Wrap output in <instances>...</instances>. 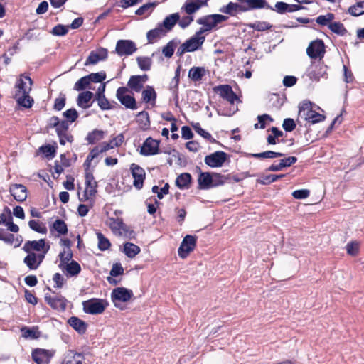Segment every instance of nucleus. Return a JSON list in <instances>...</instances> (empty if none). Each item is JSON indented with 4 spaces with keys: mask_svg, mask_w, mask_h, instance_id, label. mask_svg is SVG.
<instances>
[{
    "mask_svg": "<svg viewBox=\"0 0 364 364\" xmlns=\"http://www.w3.org/2000/svg\"><path fill=\"white\" fill-rule=\"evenodd\" d=\"M66 96L65 94L60 92L59 97L55 100L53 109L57 111H60L65 105Z\"/></svg>",
    "mask_w": 364,
    "mask_h": 364,
    "instance_id": "nucleus-61",
    "label": "nucleus"
},
{
    "mask_svg": "<svg viewBox=\"0 0 364 364\" xmlns=\"http://www.w3.org/2000/svg\"><path fill=\"white\" fill-rule=\"evenodd\" d=\"M245 3L250 4L251 10L259 9H272V6L265 0H245Z\"/></svg>",
    "mask_w": 364,
    "mask_h": 364,
    "instance_id": "nucleus-40",
    "label": "nucleus"
},
{
    "mask_svg": "<svg viewBox=\"0 0 364 364\" xmlns=\"http://www.w3.org/2000/svg\"><path fill=\"white\" fill-rule=\"evenodd\" d=\"M245 156L247 157H252L255 159H274L284 156V154L282 152H276L274 151H265L264 152L257 154L247 153L245 154Z\"/></svg>",
    "mask_w": 364,
    "mask_h": 364,
    "instance_id": "nucleus-30",
    "label": "nucleus"
},
{
    "mask_svg": "<svg viewBox=\"0 0 364 364\" xmlns=\"http://www.w3.org/2000/svg\"><path fill=\"white\" fill-rule=\"evenodd\" d=\"M50 33L55 36H64L68 33V26L58 24L53 28Z\"/></svg>",
    "mask_w": 364,
    "mask_h": 364,
    "instance_id": "nucleus-57",
    "label": "nucleus"
},
{
    "mask_svg": "<svg viewBox=\"0 0 364 364\" xmlns=\"http://www.w3.org/2000/svg\"><path fill=\"white\" fill-rule=\"evenodd\" d=\"M53 229L56 232H58L60 235H65L68 233V229L67 224L64 220L61 219H57L53 224L50 228V230Z\"/></svg>",
    "mask_w": 364,
    "mask_h": 364,
    "instance_id": "nucleus-47",
    "label": "nucleus"
},
{
    "mask_svg": "<svg viewBox=\"0 0 364 364\" xmlns=\"http://www.w3.org/2000/svg\"><path fill=\"white\" fill-rule=\"evenodd\" d=\"M246 26L250 28H253L257 31H264L269 30L272 28V25L267 21H257L254 23H249L246 24Z\"/></svg>",
    "mask_w": 364,
    "mask_h": 364,
    "instance_id": "nucleus-39",
    "label": "nucleus"
},
{
    "mask_svg": "<svg viewBox=\"0 0 364 364\" xmlns=\"http://www.w3.org/2000/svg\"><path fill=\"white\" fill-rule=\"evenodd\" d=\"M180 43V40L177 38L171 40L165 46L163 47L162 53L166 58H171L174 53L175 48Z\"/></svg>",
    "mask_w": 364,
    "mask_h": 364,
    "instance_id": "nucleus-32",
    "label": "nucleus"
},
{
    "mask_svg": "<svg viewBox=\"0 0 364 364\" xmlns=\"http://www.w3.org/2000/svg\"><path fill=\"white\" fill-rule=\"evenodd\" d=\"M85 359L83 353L68 350L65 353L61 364H82Z\"/></svg>",
    "mask_w": 364,
    "mask_h": 364,
    "instance_id": "nucleus-19",
    "label": "nucleus"
},
{
    "mask_svg": "<svg viewBox=\"0 0 364 364\" xmlns=\"http://www.w3.org/2000/svg\"><path fill=\"white\" fill-rule=\"evenodd\" d=\"M181 65H178L175 71V75L173 78L172 79L171 83V89L174 88V92H175V99H176V106H178V87L180 82V72H181Z\"/></svg>",
    "mask_w": 364,
    "mask_h": 364,
    "instance_id": "nucleus-42",
    "label": "nucleus"
},
{
    "mask_svg": "<svg viewBox=\"0 0 364 364\" xmlns=\"http://www.w3.org/2000/svg\"><path fill=\"white\" fill-rule=\"evenodd\" d=\"M191 181V175L189 173H183L176 178V186L181 190L188 189Z\"/></svg>",
    "mask_w": 364,
    "mask_h": 364,
    "instance_id": "nucleus-31",
    "label": "nucleus"
},
{
    "mask_svg": "<svg viewBox=\"0 0 364 364\" xmlns=\"http://www.w3.org/2000/svg\"><path fill=\"white\" fill-rule=\"evenodd\" d=\"M303 117L306 121L313 124L323 122L326 119L325 115L316 112L313 109H309L306 112H304V115Z\"/></svg>",
    "mask_w": 364,
    "mask_h": 364,
    "instance_id": "nucleus-29",
    "label": "nucleus"
},
{
    "mask_svg": "<svg viewBox=\"0 0 364 364\" xmlns=\"http://www.w3.org/2000/svg\"><path fill=\"white\" fill-rule=\"evenodd\" d=\"M139 152L146 156L157 154L159 152V141L151 136L148 137L143 143Z\"/></svg>",
    "mask_w": 364,
    "mask_h": 364,
    "instance_id": "nucleus-15",
    "label": "nucleus"
},
{
    "mask_svg": "<svg viewBox=\"0 0 364 364\" xmlns=\"http://www.w3.org/2000/svg\"><path fill=\"white\" fill-rule=\"evenodd\" d=\"M205 30L198 31L189 39L183 43L189 52H194L201 48L203 44L205 37L203 36Z\"/></svg>",
    "mask_w": 364,
    "mask_h": 364,
    "instance_id": "nucleus-13",
    "label": "nucleus"
},
{
    "mask_svg": "<svg viewBox=\"0 0 364 364\" xmlns=\"http://www.w3.org/2000/svg\"><path fill=\"white\" fill-rule=\"evenodd\" d=\"M284 174H269L267 176H264L261 178H259L257 180V183L262 184V185H269L273 182H275L278 179L282 178L284 177Z\"/></svg>",
    "mask_w": 364,
    "mask_h": 364,
    "instance_id": "nucleus-49",
    "label": "nucleus"
},
{
    "mask_svg": "<svg viewBox=\"0 0 364 364\" xmlns=\"http://www.w3.org/2000/svg\"><path fill=\"white\" fill-rule=\"evenodd\" d=\"M127 87H119L116 92V97L119 102L127 109L135 110L138 108L136 101L134 96L128 94Z\"/></svg>",
    "mask_w": 364,
    "mask_h": 364,
    "instance_id": "nucleus-4",
    "label": "nucleus"
},
{
    "mask_svg": "<svg viewBox=\"0 0 364 364\" xmlns=\"http://www.w3.org/2000/svg\"><path fill=\"white\" fill-rule=\"evenodd\" d=\"M137 50L136 43L132 40H119L117 42L115 50L113 52L119 56H129Z\"/></svg>",
    "mask_w": 364,
    "mask_h": 364,
    "instance_id": "nucleus-7",
    "label": "nucleus"
},
{
    "mask_svg": "<svg viewBox=\"0 0 364 364\" xmlns=\"http://www.w3.org/2000/svg\"><path fill=\"white\" fill-rule=\"evenodd\" d=\"M59 258L60 262L58 267L60 269H63L64 265L67 264L68 263H69V262L73 260V252L71 250H69L67 253L65 250L61 252L59 254Z\"/></svg>",
    "mask_w": 364,
    "mask_h": 364,
    "instance_id": "nucleus-53",
    "label": "nucleus"
},
{
    "mask_svg": "<svg viewBox=\"0 0 364 364\" xmlns=\"http://www.w3.org/2000/svg\"><path fill=\"white\" fill-rule=\"evenodd\" d=\"M136 122L143 130H146L150 127V118L149 113L141 111L137 114Z\"/></svg>",
    "mask_w": 364,
    "mask_h": 364,
    "instance_id": "nucleus-37",
    "label": "nucleus"
},
{
    "mask_svg": "<svg viewBox=\"0 0 364 364\" xmlns=\"http://www.w3.org/2000/svg\"><path fill=\"white\" fill-rule=\"evenodd\" d=\"M289 4H287L283 1H278L275 4L274 6H272L270 10L274 11L275 12L279 14H284L288 12Z\"/></svg>",
    "mask_w": 364,
    "mask_h": 364,
    "instance_id": "nucleus-60",
    "label": "nucleus"
},
{
    "mask_svg": "<svg viewBox=\"0 0 364 364\" xmlns=\"http://www.w3.org/2000/svg\"><path fill=\"white\" fill-rule=\"evenodd\" d=\"M134 296L133 291L125 287H117L111 293V300L115 307L122 309L121 302H127Z\"/></svg>",
    "mask_w": 364,
    "mask_h": 364,
    "instance_id": "nucleus-3",
    "label": "nucleus"
},
{
    "mask_svg": "<svg viewBox=\"0 0 364 364\" xmlns=\"http://www.w3.org/2000/svg\"><path fill=\"white\" fill-rule=\"evenodd\" d=\"M65 121L73 123L78 118L79 114L75 108H70L63 113Z\"/></svg>",
    "mask_w": 364,
    "mask_h": 364,
    "instance_id": "nucleus-55",
    "label": "nucleus"
},
{
    "mask_svg": "<svg viewBox=\"0 0 364 364\" xmlns=\"http://www.w3.org/2000/svg\"><path fill=\"white\" fill-rule=\"evenodd\" d=\"M90 84V82H89V80L87 77V75L84 76V77H81L80 79H79L75 83L74 90H77V91L84 90L89 86Z\"/></svg>",
    "mask_w": 364,
    "mask_h": 364,
    "instance_id": "nucleus-58",
    "label": "nucleus"
},
{
    "mask_svg": "<svg viewBox=\"0 0 364 364\" xmlns=\"http://www.w3.org/2000/svg\"><path fill=\"white\" fill-rule=\"evenodd\" d=\"M127 87L136 92H140L144 85L136 75H132L128 80Z\"/></svg>",
    "mask_w": 364,
    "mask_h": 364,
    "instance_id": "nucleus-46",
    "label": "nucleus"
},
{
    "mask_svg": "<svg viewBox=\"0 0 364 364\" xmlns=\"http://www.w3.org/2000/svg\"><path fill=\"white\" fill-rule=\"evenodd\" d=\"M140 251V247L134 243L126 242L124 244L123 252L129 258H134Z\"/></svg>",
    "mask_w": 364,
    "mask_h": 364,
    "instance_id": "nucleus-36",
    "label": "nucleus"
},
{
    "mask_svg": "<svg viewBox=\"0 0 364 364\" xmlns=\"http://www.w3.org/2000/svg\"><path fill=\"white\" fill-rule=\"evenodd\" d=\"M200 8V5L197 4L194 1L186 2L183 6L182 9H184L186 13L188 15H191L196 12Z\"/></svg>",
    "mask_w": 364,
    "mask_h": 364,
    "instance_id": "nucleus-59",
    "label": "nucleus"
},
{
    "mask_svg": "<svg viewBox=\"0 0 364 364\" xmlns=\"http://www.w3.org/2000/svg\"><path fill=\"white\" fill-rule=\"evenodd\" d=\"M108 302L101 299H90L82 302L83 311L89 314H100L104 312Z\"/></svg>",
    "mask_w": 364,
    "mask_h": 364,
    "instance_id": "nucleus-2",
    "label": "nucleus"
},
{
    "mask_svg": "<svg viewBox=\"0 0 364 364\" xmlns=\"http://www.w3.org/2000/svg\"><path fill=\"white\" fill-rule=\"evenodd\" d=\"M50 249V245L46 244L45 239H40L39 240H28L25 242L22 250L26 252H33V251L41 252L44 250V254H46Z\"/></svg>",
    "mask_w": 364,
    "mask_h": 364,
    "instance_id": "nucleus-14",
    "label": "nucleus"
},
{
    "mask_svg": "<svg viewBox=\"0 0 364 364\" xmlns=\"http://www.w3.org/2000/svg\"><path fill=\"white\" fill-rule=\"evenodd\" d=\"M96 235L98 240L97 247L99 250L101 251L108 250L111 246L109 240L99 230L96 232Z\"/></svg>",
    "mask_w": 364,
    "mask_h": 364,
    "instance_id": "nucleus-44",
    "label": "nucleus"
},
{
    "mask_svg": "<svg viewBox=\"0 0 364 364\" xmlns=\"http://www.w3.org/2000/svg\"><path fill=\"white\" fill-rule=\"evenodd\" d=\"M63 272H65V274L68 277H77L81 272V267L80 264L75 260H71L69 263L63 266L61 269Z\"/></svg>",
    "mask_w": 364,
    "mask_h": 364,
    "instance_id": "nucleus-24",
    "label": "nucleus"
},
{
    "mask_svg": "<svg viewBox=\"0 0 364 364\" xmlns=\"http://www.w3.org/2000/svg\"><path fill=\"white\" fill-rule=\"evenodd\" d=\"M214 91L224 100H226L230 104H234L235 101L238 99L237 95L232 90L230 85H220L213 88Z\"/></svg>",
    "mask_w": 364,
    "mask_h": 364,
    "instance_id": "nucleus-16",
    "label": "nucleus"
},
{
    "mask_svg": "<svg viewBox=\"0 0 364 364\" xmlns=\"http://www.w3.org/2000/svg\"><path fill=\"white\" fill-rule=\"evenodd\" d=\"M328 28L333 33L341 36H344L348 33V30L345 28L343 24L339 21L329 23Z\"/></svg>",
    "mask_w": 364,
    "mask_h": 364,
    "instance_id": "nucleus-41",
    "label": "nucleus"
},
{
    "mask_svg": "<svg viewBox=\"0 0 364 364\" xmlns=\"http://www.w3.org/2000/svg\"><path fill=\"white\" fill-rule=\"evenodd\" d=\"M327 69L323 62L318 60L311 63L307 69L306 75L311 80L319 81L321 77H327Z\"/></svg>",
    "mask_w": 364,
    "mask_h": 364,
    "instance_id": "nucleus-5",
    "label": "nucleus"
},
{
    "mask_svg": "<svg viewBox=\"0 0 364 364\" xmlns=\"http://www.w3.org/2000/svg\"><path fill=\"white\" fill-rule=\"evenodd\" d=\"M23 263L30 270H36L39 267V262H37V254L30 252L24 257Z\"/></svg>",
    "mask_w": 364,
    "mask_h": 364,
    "instance_id": "nucleus-34",
    "label": "nucleus"
},
{
    "mask_svg": "<svg viewBox=\"0 0 364 364\" xmlns=\"http://www.w3.org/2000/svg\"><path fill=\"white\" fill-rule=\"evenodd\" d=\"M18 105L24 108H31L34 102L33 99L29 94L23 95L15 98Z\"/></svg>",
    "mask_w": 364,
    "mask_h": 364,
    "instance_id": "nucleus-48",
    "label": "nucleus"
},
{
    "mask_svg": "<svg viewBox=\"0 0 364 364\" xmlns=\"http://www.w3.org/2000/svg\"><path fill=\"white\" fill-rule=\"evenodd\" d=\"M45 301L54 310L63 312L67 308L68 300L62 295L52 296L49 294H46Z\"/></svg>",
    "mask_w": 364,
    "mask_h": 364,
    "instance_id": "nucleus-11",
    "label": "nucleus"
},
{
    "mask_svg": "<svg viewBox=\"0 0 364 364\" xmlns=\"http://www.w3.org/2000/svg\"><path fill=\"white\" fill-rule=\"evenodd\" d=\"M108 220L109 223L107 224L112 230H122L127 231V225L124 223L122 218H109Z\"/></svg>",
    "mask_w": 364,
    "mask_h": 364,
    "instance_id": "nucleus-43",
    "label": "nucleus"
},
{
    "mask_svg": "<svg viewBox=\"0 0 364 364\" xmlns=\"http://www.w3.org/2000/svg\"><path fill=\"white\" fill-rule=\"evenodd\" d=\"M54 354L55 350L35 348L31 353V357L37 364H49Z\"/></svg>",
    "mask_w": 364,
    "mask_h": 364,
    "instance_id": "nucleus-12",
    "label": "nucleus"
},
{
    "mask_svg": "<svg viewBox=\"0 0 364 364\" xmlns=\"http://www.w3.org/2000/svg\"><path fill=\"white\" fill-rule=\"evenodd\" d=\"M28 226L32 230L38 233L46 234L48 231L46 224L38 220H31L28 222Z\"/></svg>",
    "mask_w": 364,
    "mask_h": 364,
    "instance_id": "nucleus-45",
    "label": "nucleus"
},
{
    "mask_svg": "<svg viewBox=\"0 0 364 364\" xmlns=\"http://www.w3.org/2000/svg\"><path fill=\"white\" fill-rule=\"evenodd\" d=\"M4 210L8 213V221L6 222L5 225L8 227V230L11 232H18L19 230V228L17 225L13 223V218L9 208L8 207H6Z\"/></svg>",
    "mask_w": 364,
    "mask_h": 364,
    "instance_id": "nucleus-56",
    "label": "nucleus"
},
{
    "mask_svg": "<svg viewBox=\"0 0 364 364\" xmlns=\"http://www.w3.org/2000/svg\"><path fill=\"white\" fill-rule=\"evenodd\" d=\"M197 241V237L195 235H186L178 250V256L185 259L188 257V255L193 251L196 247Z\"/></svg>",
    "mask_w": 364,
    "mask_h": 364,
    "instance_id": "nucleus-6",
    "label": "nucleus"
},
{
    "mask_svg": "<svg viewBox=\"0 0 364 364\" xmlns=\"http://www.w3.org/2000/svg\"><path fill=\"white\" fill-rule=\"evenodd\" d=\"M219 11L231 16H236L239 14V3L230 1L220 7Z\"/></svg>",
    "mask_w": 364,
    "mask_h": 364,
    "instance_id": "nucleus-33",
    "label": "nucleus"
},
{
    "mask_svg": "<svg viewBox=\"0 0 364 364\" xmlns=\"http://www.w3.org/2000/svg\"><path fill=\"white\" fill-rule=\"evenodd\" d=\"M157 94L152 86L147 85L141 93L142 102L150 104L155 106L156 101Z\"/></svg>",
    "mask_w": 364,
    "mask_h": 364,
    "instance_id": "nucleus-23",
    "label": "nucleus"
},
{
    "mask_svg": "<svg viewBox=\"0 0 364 364\" xmlns=\"http://www.w3.org/2000/svg\"><path fill=\"white\" fill-rule=\"evenodd\" d=\"M197 168L200 171L198 178V188L201 190L211 188V183H213L212 174L209 172H202L199 167H197Z\"/></svg>",
    "mask_w": 364,
    "mask_h": 364,
    "instance_id": "nucleus-22",
    "label": "nucleus"
},
{
    "mask_svg": "<svg viewBox=\"0 0 364 364\" xmlns=\"http://www.w3.org/2000/svg\"><path fill=\"white\" fill-rule=\"evenodd\" d=\"M296 126L294 120L291 118H286L283 121L282 127L286 132H292Z\"/></svg>",
    "mask_w": 364,
    "mask_h": 364,
    "instance_id": "nucleus-64",
    "label": "nucleus"
},
{
    "mask_svg": "<svg viewBox=\"0 0 364 364\" xmlns=\"http://www.w3.org/2000/svg\"><path fill=\"white\" fill-rule=\"evenodd\" d=\"M348 13L352 16L358 17L364 14V1H358L348 9Z\"/></svg>",
    "mask_w": 364,
    "mask_h": 364,
    "instance_id": "nucleus-38",
    "label": "nucleus"
},
{
    "mask_svg": "<svg viewBox=\"0 0 364 364\" xmlns=\"http://www.w3.org/2000/svg\"><path fill=\"white\" fill-rule=\"evenodd\" d=\"M94 94L91 91H84L80 92L77 98V105L82 109H87L91 107L92 104H89Z\"/></svg>",
    "mask_w": 364,
    "mask_h": 364,
    "instance_id": "nucleus-27",
    "label": "nucleus"
},
{
    "mask_svg": "<svg viewBox=\"0 0 364 364\" xmlns=\"http://www.w3.org/2000/svg\"><path fill=\"white\" fill-rule=\"evenodd\" d=\"M180 19L178 13H174L167 16L162 23H159L166 33L171 31Z\"/></svg>",
    "mask_w": 364,
    "mask_h": 364,
    "instance_id": "nucleus-25",
    "label": "nucleus"
},
{
    "mask_svg": "<svg viewBox=\"0 0 364 364\" xmlns=\"http://www.w3.org/2000/svg\"><path fill=\"white\" fill-rule=\"evenodd\" d=\"M166 32L159 24L157 26L149 31L146 33V38L149 43H154L157 39L166 35Z\"/></svg>",
    "mask_w": 364,
    "mask_h": 364,
    "instance_id": "nucleus-28",
    "label": "nucleus"
},
{
    "mask_svg": "<svg viewBox=\"0 0 364 364\" xmlns=\"http://www.w3.org/2000/svg\"><path fill=\"white\" fill-rule=\"evenodd\" d=\"M68 323L80 335L86 333L88 325L87 323L77 316H71L68 320Z\"/></svg>",
    "mask_w": 364,
    "mask_h": 364,
    "instance_id": "nucleus-21",
    "label": "nucleus"
},
{
    "mask_svg": "<svg viewBox=\"0 0 364 364\" xmlns=\"http://www.w3.org/2000/svg\"><path fill=\"white\" fill-rule=\"evenodd\" d=\"M213 177V183H211V188L218 187L224 185L223 179L225 178V175H222L221 173H213L212 174Z\"/></svg>",
    "mask_w": 364,
    "mask_h": 364,
    "instance_id": "nucleus-63",
    "label": "nucleus"
},
{
    "mask_svg": "<svg viewBox=\"0 0 364 364\" xmlns=\"http://www.w3.org/2000/svg\"><path fill=\"white\" fill-rule=\"evenodd\" d=\"M48 159H52L56 154V148L50 144L43 145L39 149Z\"/></svg>",
    "mask_w": 364,
    "mask_h": 364,
    "instance_id": "nucleus-52",
    "label": "nucleus"
},
{
    "mask_svg": "<svg viewBox=\"0 0 364 364\" xmlns=\"http://www.w3.org/2000/svg\"><path fill=\"white\" fill-rule=\"evenodd\" d=\"M136 61L139 68L144 71H148L151 69L152 60L149 57H137Z\"/></svg>",
    "mask_w": 364,
    "mask_h": 364,
    "instance_id": "nucleus-51",
    "label": "nucleus"
},
{
    "mask_svg": "<svg viewBox=\"0 0 364 364\" xmlns=\"http://www.w3.org/2000/svg\"><path fill=\"white\" fill-rule=\"evenodd\" d=\"M9 192L14 199L18 202H23L27 198V188L23 184H13L9 188Z\"/></svg>",
    "mask_w": 364,
    "mask_h": 364,
    "instance_id": "nucleus-20",
    "label": "nucleus"
},
{
    "mask_svg": "<svg viewBox=\"0 0 364 364\" xmlns=\"http://www.w3.org/2000/svg\"><path fill=\"white\" fill-rule=\"evenodd\" d=\"M325 53V45L323 41L321 39L311 41L306 49V53L311 59L319 58L321 60L323 58Z\"/></svg>",
    "mask_w": 364,
    "mask_h": 364,
    "instance_id": "nucleus-9",
    "label": "nucleus"
},
{
    "mask_svg": "<svg viewBox=\"0 0 364 364\" xmlns=\"http://www.w3.org/2000/svg\"><path fill=\"white\" fill-rule=\"evenodd\" d=\"M21 332L23 333V336L25 338H31L33 339H36L39 338L41 332L38 331V328L37 326L33 328L23 327L21 328Z\"/></svg>",
    "mask_w": 364,
    "mask_h": 364,
    "instance_id": "nucleus-50",
    "label": "nucleus"
},
{
    "mask_svg": "<svg viewBox=\"0 0 364 364\" xmlns=\"http://www.w3.org/2000/svg\"><path fill=\"white\" fill-rule=\"evenodd\" d=\"M228 19L227 16L215 14L204 16L198 18L196 22L198 24L203 26L198 31L205 30V32H206L214 28L217 24L226 21Z\"/></svg>",
    "mask_w": 364,
    "mask_h": 364,
    "instance_id": "nucleus-1",
    "label": "nucleus"
},
{
    "mask_svg": "<svg viewBox=\"0 0 364 364\" xmlns=\"http://www.w3.org/2000/svg\"><path fill=\"white\" fill-rule=\"evenodd\" d=\"M105 132L102 130L95 129L89 132L86 136V140L89 144H94L97 141L104 139Z\"/></svg>",
    "mask_w": 364,
    "mask_h": 364,
    "instance_id": "nucleus-35",
    "label": "nucleus"
},
{
    "mask_svg": "<svg viewBox=\"0 0 364 364\" xmlns=\"http://www.w3.org/2000/svg\"><path fill=\"white\" fill-rule=\"evenodd\" d=\"M346 249L348 255L355 256L358 253L359 245L358 242L352 241L346 245Z\"/></svg>",
    "mask_w": 364,
    "mask_h": 364,
    "instance_id": "nucleus-62",
    "label": "nucleus"
},
{
    "mask_svg": "<svg viewBox=\"0 0 364 364\" xmlns=\"http://www.w3.org/2000/svg\"><path fill=\"white\" fill-rule=\"evenodd\" d=\"M228 154L223 151H216L209 155H207L204 161L206 165L211 168L221 167L228 159Z\"/></svg>",
    "mask_w": 364,
    "mask_h": 364,
    "instance_id": "nucleus-8",
    "label": "nucleus"
},
{
    "mask_svg": "<svg viewBox=\"0 0 364 364\" xmlns=\"http://www.w3.org/2000/svg\"><path fill=\"white\" fill-rule=\"evenodd\" d=\"M87 77L88 78L90 82L103 83L102 81L106 79V73L105 71L100 73H92L87 75Z\"/></svg>",
    "mask_w": 364,
    "mask_h": 364,
    "instance_id": "nucleus-54",
    "label": "nucleus"
},
{
    "mask_svg": "<svg viewBox=\"0 0 364 364\" xmlns=\"http://www.w3.org/2000/svg\"><path fill=\"white\" fill-rule=\"evenodd\" d=\"M130 169L132 176L134 178L133 185L136 189H141L146 177L145 171L136 164H132Z\"/></svg>",
    "mask_w": 364,
    "mask_h": 364,
    "instance_id": "nucleus-17",
    "label": "nucleus"
},
{
    "mask_svg": "<svg viewBox=\"0 0 364 364\" xmlns=\"http://www.w3.org/2000/svg\"><path fill=\"white\" fill-rule=\"evenodd\" d=\"M108 57V50L107 48L100 47L96 51H91L86 59L85 65H95L101 60H105Z\"/></svg>",
    "mask_w": 364,
    "mask_h": 364,
    "instance_id": "nucleus-18",
    "label": "nucleus"
},
{
    "mask_svg": "<svg viewBox=\"0 0 364 364\" xmlns=\"http://www.w3.org/2000/svg\"><path fill=\"white\" fill-rule=\"evenodd\" d=\"M33 82L29 76H25L23 74L20 75L19 79L17 80L15 88L18 89L14 95V98L17 97L29 94L31 91V86Z\"/></svg>",
    "mask_w": 364,
    "mask_h": 364,
    "instance_id": "nucleus-10",
    "label": "nucleus"
},
{
    "mask_svg": "<svg viewBox=\"0 0 364 364\" xmlns=\"http://www.w3.org/2000/svg\"><path fill=\"white\" fill-rule=\"evenodd\" d=\"M208 73V70L204 67H193L189 70L188 77L193 82H199Z\"/></svg>",
    "mask_w": 364,
    "mask_h": 364,
    "instance_id": "nucleus-26",
    "label": "nucleus"
}]
</instances>
